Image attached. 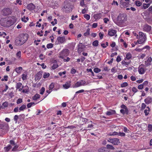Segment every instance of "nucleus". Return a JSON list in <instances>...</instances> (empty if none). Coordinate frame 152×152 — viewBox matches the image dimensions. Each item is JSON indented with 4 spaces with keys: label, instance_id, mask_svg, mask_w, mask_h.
I'll list each match as a JSON object with an SVG mask.
<instances>
[{
    "label": "nucleus",
    "instance_id": "f257e3e1",
    "mask_svg": "<svg viewBox=\"0 0 152 152\" xmlns=\"http://www.w3.org/2000/svg\"><path fill=\"white\" fill-rule=\"evenodd\" d=\"M16 18L14 16L10 17L7 20L2 19L0 23L1 25L3 26L9 27L13 24L16 22Z\"/></svg>",
    "mask_w": 152,
    "mask_h": 152
},
{
    "label": "nucleus",
    "instance_id": "f03ea898",
    "mask_svg": "<svg viewBox=\"0 0 152 152\" xmlns=\"http://www.w3.org/2000/svg\"><path fill=\"white\" fill-rule=\"evenodd\" d=\"M65 6L62 9L66 13L71 12L72 9V5L71 3V1L67 0L65 2Z\"/></svg>",
    "mask_w": 152,
    "mask_h": 152
},
{
    "label": "nucleus",
    "instance_id": "7ed1b4c3",
    "mask_svg": "<svg viewBox=\"0 0 152 152\" xmlns=\"http://www.w3.org/2000/svg\"><path fill=\"white\" fill-rule=\"evenodd\" d=\"M127 20L126 15L124 14H120L117 18V20L119 23L121 24L124 23Z\"/></svg>",
    "mask_w": 152,
    "mask_h": 152
},
{
    "label": "nucleus",
    "instance_id": "20e7f679",
    "mask_svg": "<svg viewBox=\"0 0 152 152\" xmlns=\"http://www.w3.org/2000/svg\"><path fill=\"white\" fill-rule=\"evenodd\" d=\"M69 54V50L67 49H64L59 53V57L61 58H64L67 56Z\"/></svg>",
    "mask_w": 152,
    "mask_h": 152
},
{
    "label": "nucleus",
    "instance_id": "39448f33",
    "mask_svg": "<svg viewBox=\"0 0 152 152\" xmlns=\"http://www.w3.org/2000/svg\"><path fill=\"white\" fill-rule=\"evenodd\" d=\"M139 38L138 42L139 44H141L144 42L145 39V34L142 32H140L139 33Z\"/></svg>",
    "mask_w": 152,
    "mask_h": 152
},
{
    "label": "nucleus",
    "instance_id": "423d86ee",
    "mask_svg": "<svg viewBox=\"0 0 152 152\" xmlns=\"http://www.w3.org/2000/svg\"><path fill=\"white\" fill-rule=\"evenodd\" d=\"M28 38V35L26 34H22L20 35L19 39H20V42L23 44L27 40Z\"/></svg>",
    "mask_w": 152,
    "mask_h": 152
},
{
    "label": "nucleus",
    "instance_id": "0eeeda50",
    "mask_svg": "<svg viewBox=\"0 0 152 152\" xmlns=\"http://www.w3.org/2000/svg\"><path fill=\"white\" fill-rule=\"evenodd\" d=\"M108 141L112 143L114 145H118L120 143L119 140L118 138H109Z\"/></svg>",
    "mask_w": 152,
    "mask_h": 152
},
{
    "label": "nucleus",
    "instance_id": "6e6552de",
    "mask_svg": "<svg viewBox=\"0 0 152 152\" xmlns=\"http://www.w3.org/2000/svg\"><path fill=\"white\" fill-rule=\"evenodd\" d=\"M87 84L86 83V82L84 80H81L77 82L75 84L74 86H73L74 88H76L82 86H84L86 85Z\"/></svg>",
    "mask_w": 152,
    "mask_h": 152
},
{
    "label": "nucleus",
    "instance_id": "1a4fd4ad",
    "mask_svg": "<svg viewBox=\"0 0 152 152\" xmlns=\"http://www.w3.org/2000/svg\"><path fill=\"white\" fill-rule=\"evenodd\" d=\"M57 41L56 42V44H57L63 43L65 41V39L64 36L62 37H58L57 38Z\"/></svg>",
    "mask_w": 152,
    "mask_h": 152
},
{
    "label": "nucleus",
    "instance_id": "9d476101",
    "mask_svg": "<svg viewBox=\"0 0 152 152\" xmlns=\"http://www.w3.org/2000/svg\"><path fill=\"white\" fill-rule=\"evenodd\" d=\"M116 30L113 29H110L108 31V34L110 36H112L115 35L116 36Z\"/></svg>",
    "mask_w": 152,
    "mask_h": 152
},
{
    "label": "nucleus",
    "instance_id": "9b49d317",
    "mask_svg": "<svg viewBox=\"0 0 152 152\" xmlns=\"http://www.w3.org/2000/svg\"><path fill=\"white\" fill-rule=\"evenodd\" d=\"M145 103L148 104L151 103L152 102V99L150 96H148L144 100Z\"/></svg>",
    "mask_w": 152,
    "mask_h": 152
},
{
    "label": "nucleus",
    "instance_id": "f8f14e48",
    "mask_svg": "<svg viewBox=\"0 0 152 152\" xmlns=\"http://www.w3.org/2000/svg\"><path fill=\"white\" fill-rule=\"evenodd\" d=\"M27 8L29 10H33L35 9V6L33 4L30 3L27 5Z\"/></svg>",
    "mask_w": 152,
    "mask_h": 152
},
{
    "label": "nucleus",
    "instance_id": "ddd939ff",
    "mask_svg": "<svg viewBox=\"0 0 152 152\" xmlns=\"http://www.w3.org/2000/svg\"><path fill=\"white\" fill-rule=\"evenodd\" d=\"M116 113L115 110H110L106 113V114L108 116H110L115 114Z\"/></svg>",
    "mask_w": 152,
    "mask_h": 152
},
{
    "label": "nucleus",
    "instance_id": "4468645a",
    "mask_svg": "<svg viewBox=\"0 0 152 152\" xmlns=\"http://www.w3.org/2000/svg\"><path fill=\"white\" fill-rule=\"evenodd\" d=\"M4 12L6 15H8L11 13V10L9 8H7L4 9L3 10Z\"/></svg>",
    "mask_w": 152,
    "mask_h": 152
},
{
    "label": "nucleus",
    "instance_id": "2eb2a0df",
    "mask_svg": "<svg viewBox=\"0 0 152 152\" xmlns=\"http://www.w3.org/2000/svg\"><path fill=\"white\" fill-rule=\"evenodd\" d=\"M152 61V59L151 57H148L147 60L145 61V64L147 66H149L151 65V63Z\"/></svg>",
    "mask_w": 152,
    "mask_h": 152
},
{
    "label": "nucleus",
    "instance_id": "dca6fc26",
    "mask_svg": "<svg viewBox=\"0 0 152 152\" xmlns=\"http://www.w3.org/2000/svg\"><path fill=\"white\" fill-rule=\"evenodd\" d=\"M42 72H39L36 74L35 78L37 80H39L42 77Z\"/></svg>",
    "mask_w": 152,
    "mask_h": 152
},
{
    "label": "nucleus",
    "instance_id": "f3484780",
    "mask_svg": "<svg viewBox=\"0 0 152 152\" xmlns=\"http://www.w3.org/2000/svg\"><path fill=\"white\" fill-rule=\"evenodd\" d=\"M151 27L147 25H145L144 26L143 30L145 31L149 32L150 31Z\"/></svg>",
    "mask_w": 152,
    "mask_h": 152
},
{
    "label": "nucleus",
    "instance_id": "a211bd4d",
    "mask_svg": "<svg viewBox=\"0 0 152 152\" xmlns=\"http://www.w3.org/2000/svg\"><path fill=\"white\" fill-rule=\"evenodd\" d=\"M145 71V69L143 67H139L138 71L140 74H144Z\"/></svg>",
    "mask_w": 152,
    "mask_h": 152
},
{
    "label": "nucleus",
    "instance_id": "6ab92c4d",
    "mask_svg": "<svg viewBox=\"0 0 152 152\" xmlns=\"http://www.w3.org/2000/svg\"><path fill=\"white\" fill-rule=\"evenodd\" d=\"M63 88L65 89H68L70 87V82H66L65 84L63 86Z\"/></svg>",
    "mask_w": 152,
    "mask_h": 152
},
{
    "label": "nucleus",
    "instance_id": "aec40b11",
    "mask_svg": "<svg viewBox=\"0 0 152 152\" xmlns=\"http://www.w3.org/2000/svg\"><path fill=\"white\" fill-rule=\"evenodd\" d=\"M99 152H109V151L106 148L102 147L98 149Z\"/></svg>",
    "mask_w": 152,
    "mask_h": 152
},
{
    "label": "nucleus",
    "instance_id": "412c9836",
    "mask_svg": "<svg viewBox=\"0 0 152 152\" xmlns=\"http://www.w3.org/2000/svg\"><path fill=\"white\" fill-rule=\"evenodd\" d=\"M121 113L123 114H127L128 113L129 111L128 109H121L120 110Z\"/></svg>",
    "mask_w": 152,
    "mask_h": 152
},
{
    "label": "nucleus",
    "instance_id": "4be33fe9",
    "mask_svg": "<svg viewBox=\"0 0 152 152\" xmlns=\"http://www.w3.org/2000/svg\"><path fill=\"white\" fill-rule=\"evenodd\" d=\"M150 111V109L149 107H146V109L144 111V113H145L146 116H147L149 114Z\"/></svg>",
    "mask_w": 152,
    "mask_h": 152
},
{
    "label": "nucleus",
    "instance_id": "5701e85b",
    "mask_svg": "<svg viewBox=\"0 0 152 152\" xmlns=\"http://www.w3.org/2000/svg\"><path fill=\"white\" fill-rule=\"evenodd\" d=\"M12 148V146L11 145H8L7 146L5 147L4 149L5 151H8Z\"/></svg>",
    "mask_w": 152,
    "mask_h": 152
},
{
    "label": "nucleus",
    "instance_id": "b1692460",
    "mask_svg": "<svg viewBox=\"0 0 152 152\" xmlns=\"http://www.w3.org/2000/svg\"><path fill=\"white\" fill-rule=\"evenodd\" d=\"M26 108V105L25 104L22 105L21 107L19 108V112L21 111H23Z\"/></svg>",
    "mask_w": 152,
    "mask_h": 152
},
{
    "label": "nucleus",
    "instance_id": "393cba45",
    "mask_svg": "<svg viewBox=\"0 0 152 152\" xmlns=\"http://www.w3.org/2000/svg\"><path fill=\"white\" fill-rule=\"evenodd\" d=\"M15 43L17 45H21L23 44V43H22L21 42H20V39H16L15 41Z\"/></svg>",
    "mask_w": 152,
    "mask_h": 152
},
{
    "label": "nucleus",
    "instance_id": "a878e982",
    "mask_svg": "<svg viewBox=\"0 0 152 152\" xmlns=\"http://www.w3.org/2000/svg\"><path fill=\"white\" fill-rule=\"evenodd\" d=\"M22 67H18L15 69L16 72L18 73H20L22 71Z\"/></svg>",
    "mask_w": 152,
    "mask_h": 152
},
{
    "label": "nucleus",
    "instance_id": "bb28decb",
    "mask_svg": "<svg viewBox=\"0 0 152 152\" xmlns=\"http://www.w3.org/2000/svg\"><path fill=\"white\" fill-rule=\"evenodd\" d=\"M132 54L130 53H127L126 55V58L127 59H129L132 57Z\"/></svg>",
    "mask_w": 152,
    "mask_h": 152
},
{
    "label": "nucleus",
    "instance_id": "cd10ccee",
    "mask_svg": "<svg viewBox=\"0 0 152 152\" xmlns=\"http://www.w3.org/2000/svg\"><path fill=\"white\" fill-rule=\"evenodd\" d=\"M50 74L49 73L45 72L43 74V77L44 78H46L50 76Z\"/></svg>",
    "mask_w": 152,
    "mask_h": 152
},
{
    "label": "nucleus",
    "instance_id": "c85d7f7f",
    "mask_svg": "<svg viewBox=\"0 0 152 152\" xmlns=\"http://www.w3.org/2000/svg\"><path fill=\"white\" fill-rule=\"evenodd\" d=\"M36 104L34 102H31L28 103L27 105V107L28 108H30L32 106L35 105Z\"/></svg>",
    "mask_w": 152,
    "mask_h": 152
},
{
    "label": "nucleus",
    "instance_id": "c756f323",
    "mask_svg": "<svg viewBox=\"0 0 152 152\" xmlns=\"http://www.w3.org/2000/svg\"><path fill=\"white\" fill-rule=\"evenodd\" d=\"M93 45L95 47H97L99 45V42L98 40H95L92 43Z\"/></svg>",
    "mask_w": 152,
    "mask_h": 152
},
{
    "label": "nucleus",
    "instance_id": "7c9ffc66",
    "mask_svg": "<svg viewBox=\"0 0 152 152\" xmlns=\"http://www.w3.org/2000/svg\"><path fill=\"white\" fill-rule=\"evenodd\" d=\"M106 148L107 149H110L111 150H114L115 149V148L113 146L109 144H107V145Z\"/></svg>",
    "mask_w": 152,
    "mask_h": 152
},
{
    "label": "nucleus",
    "instance_id": "2f4dec72",
    "mask_svg": "<svg viewBox=\"0 0 152 152\" xmlns=\"http://www.w3.org/2000/svg\"><path fill=\"white\" fill-rule=\"evenodd\" d=\"M40 97V96L39 94H36L33 97V99L34 100H37V99Z\"/></svg>",
    "mask_w": 152,
    "mask_h": 152
},
{
    "label": "nucleus",
    "instance_id": "473e14b6",
    "mask_svg": "<svg viewBox=\"0 0 152 152\" xmlns=\"http://www.w3.org/2000/svg\"><path fill=\"white\" fill-rule=\"evenodd\" d=\"M22 86H22V84L21 83H18L16 84V88H21Z\"/></svg>",
    "mask_w": 152,
    "mask_h": 152
},
{
    "label": "nucleus",
    "instance_id": "72a5a7b5",
    "mask_svg": "<svg viewBox=\"0 0 152 152\" xmlns=\"http://www.w3.org/2000/svg\"><path fill=\"white\" fill-rule=\"evenodd\" d=\"M28 20L29 18L28 17L26 18L25 16H24L23 18H21L22 20L24 22H27V21H28Z\"/></svg>",
    "mask_w": 152,
    "mask_h": 152
},
{
    "label": "nucleus",
    "instance_id": "f704fd0d",
    "mask_svg": "<svg viewBox=\"0 0 152 152\" xmlns=\"http://www.w3.org/2000/svg\"><path fill=\"white\" fill-rule=\"evenodd\" d=\"M150 4H149V3H148V4L144 3L143 4V8L144 9H146L150 5Z\"/></svg>",
    "mask_w": 152,
    "mask_h": 152
},
{
    "label": "nucleus",
    "instance_id": "c9c22d12",
    "mask_svg": "<svg viewBox=\"0 0 152 152\" xmlns=\"http://www.w3.org/2000/svg\"><path fill=\"white\" fill-rule=\"evenodd\" d=\"M135 4L137 6H140L142 5V3L139 1H135Z\"/></svg>",
    "mask_w": 152,
    "mask_h": 152
},
{
    "label": "nucleus",
    "instance_id": "e433bc0d",
    "mask_svg": "<svg viewBox=\"0 0 152 152\" xmlns=\"http://www.w3.org/2000/svg\"><path fill=\"white\" fill-rule=\"evenodd\" d=\"M84 18L87 20H88L90 18V16L88 14H85L84 15Z\"/></svg>",
    "mask_w": 152,
    "mask_h": 152
},
{
    "label": "nucleus",
    "instance_id": "4c0bfd02",
    "mask_svg": "<svg viewBox=\"0 0 152 152\" xmlns=\"http://www.w3.org/2000/svg\"><path fill=\"white\" fill-rule=\"evenodd\" d=\"M27 77V75L26 74H23L22 75V79L23 80H24L26 79Z\"/></svg>",
    "mask_w": 152,
    "mask_h": 152
},
{
    "label": "nucleus",
    "instance_id": "58836bf2",
    "mask_svg": "<svg viewBox=\"0 0 152 152\" xmlns=\"http://www.w3.org/2000/svg\"><path fill=\"white\" fill-rule=\"evenodd\" d=\"M145 56V54H140L139 56V58L142 59Z\"/></svg>",
    "mask_w": 152,
    "mask_h": 152
},
{
    "label": "nucleus",
    "instance_id": "ea45409f",
    "mask_svg": "<svg viewBox=\"0 0 152 152\" xmlns=\"http://www.w3.org/2000/svg\"><path fill=\"white\" fill-rule=\"evenodd\" d=\"M12 146H13L14 147L12 149V151H14L16 150L17 149L18 147V146L16 144L15 145H13Z\"/></svg>",
    "mask_w": 152,
    "mask_h": 152
},
{
    "label": "nucleus",
    "instance_id": "a19ab883",
    "mask_svg": "<svg viewBox=\"0 0 152 152\" xmlns=\"http://www.w3.org/2000/svg\"><path fill=\"white\" fill-rule=\"evenodd\" d=\"M45 91V88L43 87H42L40 90V94L42 95Z\"/></svg>",
    "mask_w": 152,
    "mask_h": 152
},
{
    "label": "nucleus",
    "instance_id": "79ce46f5",
    "mask_svg": "<svg viewBox=\"0 0 152 152\" xmlns=\"http://www.w3.org/2000/svg\"><path fill=\"white\" fill-rule=\"evenodd\" d=\"M54 83H52L49 86V90H51L54 88Z\"/></svg>",
    "mask_w": 152,
    "mask_h": 152
},
{
    "label": "nucleus",
    "instance_id": "37998d69",
    "mask_svg": "<svg viewBox=\"0 0 152 152\" xmlns=\"http://www.w3.org/2000/svg\"><path fill=\"white\" fill-rule=\"evenodd\" d=\"M18 118L19 117L18 115H16L14 116V120L15 121L16 123H17L18 120Z\"/></svg>",
    "mask_w": 152,
    "mask_h": 152
},
{
    "label": "nucleus",
    "instance_id": "c03bdc74",
    "mask_svg": "<svg viewBox=\"0 0 152 152\" xmlns=\"http://www.w3.org/2000/svg\"><path fill=\"white\" fill-rule=\"evenodd\" d=\"M101 17V14H97L94 15V18L96 19L100 18Z\"/></svg>",
    "mask_w": 152,
    "mask_h": 152
},
{
    "label": "nucleus",
    "instance_id": "a18cd8bd",
    "mask_svg": "<svg viewBox=\"0 0 152 152\" xmlns=\"http://www.w3.org/2000/svg\"><path fill=\"white\" fill-rule=\"evenodd\" d=\"M53 46V45L51 43H49L47 44V47L48 48H51Z\"/></svg>",
    "mask_w": 152,
    "mask_h": 152
},
{
    "label": "nucleus",
    "instance_id": "49530a36",
    "mask_svg": "<svg viewBox=\"0 0 152 152\" xmlns=\"http://www.w3.org/2000/svg\"><path fill=\"white\" fill-rule=\"evenodd\" d=\"M2 106H3V107H4V109L5 107H7L8 106V104L7 102H5L3 103L2 104Z\"/></svg>",
    "mask_w": 152,
    "mask_h": 152
},
{
    "label": "nucleus",
    "instance_id": "de8ad7c7",
    "mask_svg": "<svg viewBox=\"0 0 152 152\" xmlns=\"http://www.w3.org/2000/svg\"><path fill=\"white\" fill-rule=\"evenodd\" d=\"M84 91V90L83 89L80 90L78 91H76L75 92V94L74 96H75L76 95V94H78V93H83V92Z\"/></svg>",
    "mask_w": 152,
    "mask_h": 152
},
{
    "label": "nucleus",
    "instance_id": "09e8293b",
    "mask_svg": "<svg viewBox=\"0 0 152 152\" xmlns=\"http://www.w3.org/2000/svg\"><path fill=\"white\" fill-rule=\"evenodd\" d=\"M128 86V84L126 82H124L121 85V87H124Z\"/></svg>",
    "mask_w": 152,
    "mask_h": 152
},
{
    "label": "nucleus",
    "instance_id": "8fccbe9b",
    "mask_svg": "<svg viewBox=\"0 0 152 152\" xmlns=\"http://www.w3.org/2000/svg\"><path fill=\"white\" fill-rule=\"evenodd\" d=\"M94 71L96 73H98L100 71V69L96 67L94 69Z\"/></svg>",
    "mask_w": 152,
    "mask_h": 152
},
{
    "label": "nucleus",
    "instance_id": "3c124183",
    "mask_svg": "<svg viewBox=\"0 0 152 152\" xmlns=\"http://www.w3.org/2000/svg\"><path fill=\"white\" fill-rule=\"evenodd\" d=\"M23 102L22 99H19L17 101V104H19L22 103Z\"/></svg>",
    "mask_w": 152,
    "mask_h": 152
},
{
    "label": "nucleus",
    "instance_id": "603ef678",
    "mask_svg": "<svg viewBox=\"0 0 152 152\" xmlns=\"http://www.w3.org/2000/svg\"><path fill=\"white\" fill-rule=\"evenodd\" d=\"M89 30L88 29H87L86 32L84 34V36H87L89 34Z\"/></svg>",
    "mask_w": 152,
    "mask_h": 152
},
{
    "label": "nucleus",
    "instance_id": "864d4df0",
    "mask_svg": "<svg viewBox=\"0 0 152 152\" xmlns=\"http://www.w3.org/2000/svg\"><path fill=\"white\" fill-rule=\"evenodd\" d=\"M57 23V20L56 19H54V21H52L51 23L53 25V26L55 24H56Z\"/></svg>",
    "mask_w": 152,
    "mask_h": 152
},
{
    "label": "nucleus",
    "instance_id": "5fc2aeb1",
    "mask_svg": "<svg viewBox=\"0 0 152 152\" xmlns=\"http://www.w3.org/2000/svg\"><path fill=\"white\" fill-rule=\"evenodd\" d=\"M132 91L133 92L135 93L138 91V90L136 88L134 87L132 88Z\"/></svg>",
    "mask_w": 152,
    "mask_h": 152
},
{
    "label": "nucleus",
    "instance_id": "6e6d98bb",
    "mask_svg": "<svg viewBox=\"0 0 152 152\" xmlns=\"http://www.w3.org/2000/svg\"><path fill=\"white\" fill-rule=\"evenodd\" d=\"M144 86L142 84H140L138 86V88L140 90H142Z\"/></svg>",
    "mask_w": 152,
    "mask_h": 152
},
{
    "label": "nucleus",
    "instance_id": "4d7b16f0",
    "mask_svg": "<svg viewBox=\"0 0 152 152\" xmlns=\"http://www.w3.org/2000/svg\"><path fill=\"white\" fill-rule=\"evenodd\" d=\"M21 52L20 51H19L16 53V56L19 58H20L21 56Z\"/></svg>",
    "mask_w": 152,
    "mask_h": 152
},
{
    "label": "nucleus",
    "instance_id": "13d9d810",
    "mask_svg": "<svg viewBox=\"0 0 152 152\" xmlns=\"http://www.w3.org/2000/svg\"><path fill=\"white\" fill-rule=\"evenodd\" d=\"M148 129L150 132L152 130V125L151 124H149L148 126Z\"/></svg>",
    "mask_w": 152,
    "mask_h": 152
},
{
    "label": "nucleus",
    "instance_id": "bf43d9fd",
    "mask_svg": "<svg viewBox=\"0 0 152 152\" xmlns=\"http://www.w3.org/2000/svg\"><path fill=\"white\" fill-rule=\"evenodd\" d=\"M118 132H113L112 134H110V135H118Z\"/></svg>",
    "mask_w": 152,
    "mask_h": 152
},
{
    "label": "nucleus",
    "instance_id": "052dcab7",
    "mask_svg": "<svg viewBox=\"0 0 152 152\" xmlns=\"http://www.w3.org/2000/svg\"><path fill=\"white\" fill-rule=\"evenodd\" d=\"M146 107V104L144 103H142V104H141V109L142 110H143Z\"/></svg>",
    "mask_w": 152,
    "mask_h": 152
},
{
    "label": "nucleus",
    "instance_id": "680f3d73",
    "mask_svg": "<svg viewBox=\"0 0 152 152\" xmlns=\"http://www.w3.org/2000/svg\"><path fill=\"white\" fill-rule=\"evenodd\" d=\"M119 136H120L121 137H124L125 136V134L124 132H119L118 133V135Z\"/></svg>",
    "mask_w": 152,
    "mask_h": 152
},
{
    "label": "nucleus",
    "instance_id": "e2e57ef3",
    "mask_svg": "<svg viewBox=\"0 0 152 152\" xmlns=\"http://www.w3.org/2000/svg\"><path fill=\"white\" fill-rule=\"evenodd\" d=\"M116 4L117 6L118 5V3L117 1H115V0H113L112 3V5Z\"/></svg>",
    "mask_w": 152,
    "mask_h": 152
},
{
    "label": "nucleus",
    "instance_id": "0e129e2a",
    "mask_svg": "<svg viewBox=\"0 0 152 152\" xmlns=\"http://www.w3.org/2000/svg\"><path fill=\"white\" fill-rule=\"evenodd\" d=\"M80 5L82 6H85V5L84 4V1L83 0H81L80 1Z\"/></svg>",
    "mask_w": 152,
    "mask_h": 152
},
{
    "label": "nucleus",
    "instance_id": "69168bd1",
    "mask_svg": "<svg viewBox=\"0 0 152 152\" xmlns=\"http://www.w3.org/2000/svg\"><path fill=\"white\" fill-rule=\"evenodd\" d=\"M121 108L123 109H128L126 106L124 104L121 105Z\"/></svg>",
    "mask_w": 152,
    "mask_h": 152
},
{
    "label": "nucleus",
    "instance_id": "338daca9",
    "mask_svg": "<svg viewBox=\"0 0 152 152\" xmlns=\"http://www.w3.org/2000/svg\"><path fill=\"white\" fill-rule=\"evenodd\" d=\"M99 35L100 38L101 39H102L104 35L103 33H102L101 32H100L99 34Z\"/></svg>",
    "mask_w": 152,
    "mask_h": 152
},
{
    "label": "nucleus",
    "instance_id": "774afa93",
    "mask_svg": "<svg viewBox=\"0 0 152 152\" xmlns=\"http://www.w3.org/2000/svg\"><path fill=\"white\" fill-rule=\"evenodd\" d=\"M148 82L147 81H145L142 84L144 86H145L147 85L148 84Z\"/></svg>",
    "mask_w": 152,
    "mask_h": 152
}]
</instances>
